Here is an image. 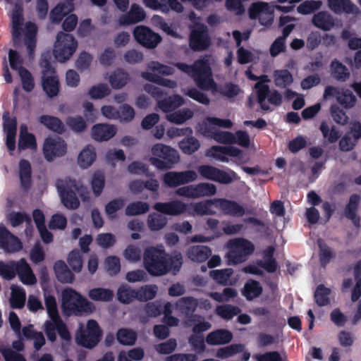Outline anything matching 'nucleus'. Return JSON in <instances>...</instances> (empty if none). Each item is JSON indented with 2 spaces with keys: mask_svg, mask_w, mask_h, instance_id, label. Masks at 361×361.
<instances>
[{
  "mask_svg": "<svg viewBox=\"0 0 361 361\" xmlns=\"http://www.w3.org/2000/svg\"><path fill=\"white\" fill-rule=\"evenodd\" d=\"M143 264L152 276H162L169 273L176 275L182 267L183 257L180 253L169 255L162 247L151 246L144 251Z\"/></svg>",
  "mask_w": 361,
  "mask_h": 361,
  "instance_id": "f257e3e1",
  "label": "nucleus"
},
{
  "mask_svg": "<svg viewBox=\"0 0 361 361\" xmlns=\"http://www.w3.org/2000/svg\"><path fill=\"white\" fill-rule=\"evenodd\" d=\"M216 207V198L204 200L198 202L186 204L180 200H173L167 202H156L153 208L161 213L170 216H177L188 212L190 216L213 215L215 212L212 206Z\"/></svg>",
  "mask_w": 361,
  "mask_h": 361,
  "instance_id": "f03ea898",
  "label": "nucleus"
},
{
  "mask_svg": "<svg viewBox=\"0 0 361 361\" xmlns=\"http://www.w3.org/2000/svg\"><path fill=\"white\" fill-rule=\"evenodd\" d=\"M62 309L66 315L82 316L90 314L95 307L75 290L68 288L62 292Z\"/></svg>",
  "mask_w": 361,
  "mask_h": 361,
  "instance_id": "7ed1b4c3",
  "label": "nucleus"
},
{
  "mask_svg": "<svg viewBox=\"0 0 361 361\" xmlns=\"http://www.w3.org/2000/svg\"><path fill=\"white\" fill-rule=\"evenodd\" d=\"M63 204L68 209H75L80 206L78 195L82 196V184L69 177L59 179L56 183Z\"/></svg>",
  "mask_w": 361,
  "mask_h": 361,
  "instance_id": "20e7f679",
  "label": "nucleus"
},
{
  "mask_svg": "<svg viewBox=\"0 0 361 361\" xmlns=\"http://www.w3.org/2000/svg\"><path fill=\"white\" fill-rule=\"evenodd\" d=\"M151 152L152 157L149 161L159 170L171 169L180 160L179 154L176 149L162 143L154 145Z\"/></svg>",
  "mask_w": 361,
  "mask_h": 361,
  "instance_id": "39448f33",
  "label": "nucleus"
},
{
  "mask_svg": "<svg viewBox=\"0 0 361 361\" xmlns=\"http://www.w3.org/2000/svg\"><path fill=\"white\" fill-rule=\"evenodd\" d=\"M77 47L78 42L73 35L61 31L57 34L54 44V57L59 62H65L73 56Z\"/></svg>",
  "mask_w": 361,
  "mask_h": 361,
  "instance_id": "423d86ee",
  "label": "nucleus"
},
{
  "mask_svg": "<svg viewBox=\"0 0 361 361\" xmlns=\"http://www.w3.org/2000/svg\"><path fill=\"white\" fill-rule=\"evenodd\" d=\"M259 78L261 81L257 82L255 85L257 102L262 110L267 111H271L269 106L265 103L266 99L267 98L270 104L279 106L282 104V95L276 90L271 91L269 86L264 83L268 81L267 75H262Z\"/></svg>",
  "mask_w": 361,
  "mask_h": 361,
  "instance_id": "0eeeda50",
  "label": "nucleus"
},
{
  "mask_svg": "<svg viewBox=\"0 0 361 361\" xmlns=\"http://www.w3.org/2000/svg\"><path fill=\"white\" fill-rule=\"evenodd\" d=\"M191 78L202 90H209L215 85L212 78V69L206 59H197L193 63Z\"/></svg>",
  "mask_w": 361,
  "mask_h": 361,
  "instance_id": "6e6552de",
  "label": "nucleus"
},
{
  "mask_svg": "<svg viewBox=\"0 0 361 361\" xmlns=\"http://www.w3.org/2000/svg\"><path fill=\"white\" fill-rule=\"evenodd\" d=\"M231 250L228 253V260L238 264L247 260L255 250L253 243L245 238H238L230 242Z\"/></svg>",
  "mask_w": 361,
  "mask_h": 361,
  "instance_id": "1a4fd4ad",
  "label": "nucleus"
},
{
  "mask_svg": "<svg viewBox=\"0 0 361 361\" xmlns=\"http://www.w3.org/2000/svg\"><path fill=\"white\" fill-rule=\"evenodd\" d=\"M198 172L203 178L221 184H229L239 179L237 173L231 169L225 171L209 165L200 166Z\"/></svg>",
  "mask_w": 361,
  "mask_h": 361,
  "instance_id": "9d476101",
  "label": "nucleus"
},
{
  "mask_svg": "<svg viewBox=\"0 0 361 361\" xmlns=\"http://www.w3.org/2000/svg\"><path fill=\"white\" fill-rule=\"evenodd\" d=\"M102 331L97 321L90 319L87 323L85 330H81L77 334L78 343L87 348L95 347L100 341Z\"/></svg>",
  "mask_w": 361,
  "mask_h": 361,
  "instance_id": "9b49d317",
  "label": "nucleus"
},
{
  "mask_svg": "<svg viewBox=\"0 0 361 361\" xmlns=\"http://www.w3.org/2000/svg\"><path fill=\"white\" fill-rule=\"evenodd\" d=\"M176 192L179 196L195 199L215 195L216 188L212 183H200L178 188Z\"/></svg>",
  "mask_w": 361,
  "mask_h": 361,
  "instance_id": "f8f14e48",
  "label": "nucleus"
},
{
  "mask_svg": "<svg viewBox=\"0 0 361 361\" xmlns=\"http://www.w3.org/2000/svg\"><path fill=\"white\" fill-rule=\"evenodd\" d=\"M211 44L207 27L204 24L196 25L190 32L189 46L195 51H204Z\"/></svg>",
  "mask_w": 361,
  "mask_h": 361,
  "instance_id": "ddd939ff",
  "label": "nucleus"
},
{
  "mask_svg": "<svg viewBox=\"0 0 361 361\" xmlns=\"http://www.w3.org/2000/svg\"><path fill=\"white\" fill-rule=\"evenodd\" d=\"M197 175L195 171H168L162 177L163 183L170 188H174L181 185L195 180Z\"/></svg>",
  "mask_w": 361,
  "mask_h": 361,
  "instance_id": "4468645a",
  "label": "nucleus"
},
{
  "mask_svg": "<svg viewBox=\"0 0 361 361\" xmlns=\"http://www.w3.org/2000/svg\"><path fill=\"white\" fill-rule=\"evenodd\" d=\"M133 36L140 44L148 49L155 48L161 41V37L158 33L145 25L135 27Z\"/></svg>",
  "mask_w": 361,
  "mask_h": 361,
  "instance_id": "2eb2a0df",
  "label": "nucleus"
},
{
  "mask_svg": "<svg viewBox=\"0 0 361 361\" xmlns=\"http://www.w3.org/2000/svg\"><path fill=\"white\" fill-rule=\"evenodd\" d=\"M67 145L59 137H47L43 145V154L47 161H51L56 157H62L66 153Z\"/></svg>",
  "mask_w": 361,
  "mask_h": 361,
  "instance_id": "dca6fc26",
  "label": "nucleus"
},
{
  "mask_svg": "<svg viewBox=\"0 0 361 361\" xmlns=\"http://www.w3.org/2000/svg\"><path fill=\"white\" fill-rule=\"evenodd\" d=\"M0 247L11 252H18L23 247L20 239L3 224L0 225Z\"/></svg>",
  "mask_w": 361,
  "mask_h": 361,
  "instance_id": "f3484780",
  "label": "nucleus"
},
{
  "mask_svg": "<svg viewBox=\"0 0 361 361\" xmlns=\"http://www.w3.org/2000/svg\"><path fill=\"white\" fill-rule=\"evenodd\" d=\"M216 208L231 216L241 217L246 213L245 208L236 201L226 198H216Z\"/></svg>",
  "mask_w": 361,
  "mask_h": 361,
  "instance_id": "a211bd4d",
  "label": "nucleus"
},
{
  "mask_svg": "<svg viewBox=\"0 0 361 361\" xmlns=\"http://www.w3.org/2000/svg\"><path fill=\"white\" fill-rule=\"evenodd\" d=\"M143 4L148 8L159 10L166 13L170 9L180 13L183 10V5L178 0H143Z\"/></svg>",
  "mask_w": 361,
  "mask_h": 361,
  "instance_id": "6ab92c4d",
  "label": "nucleus"
},
{
  "mask_svg": "<svg viewBox=\"0 0 361 361\" xmlns=\"http://www.w3.org/2000/svg\"><path fill=\"white\" fill-rule=\"evenodd\" d=\"M146 14L143 8L137 4H133L130 11L119 17L118 24L121 26L135 24L144 20Z\"/></svg>",
  "mask_w": 361,
  "mask_h": 361,
  "instance_id": "aec40b11",
  "label": "nucleus"
},
{
  "mask_svg": "<svg viewBox=\"0 0 361 361\" xmlns=\"http://www.w3.org/2000/svg\"><path fill=\"white\" fill-rule=\"evenodd\" d=\"M212 249L207 245H192L186 251L188 258L194 262L202 263L212 255Z\"/></svg>",
  "mask_w": 361,
  "mask_h": 361,
  "instance_id": "412c9836",
  "label": "nucleus"
},
{
  "mask_svg": "<svg viewBox=\"0 0 361 361\" xmlns=\"http://www.w3.org/2000/svg\"><path fill=\"white\" fill-rule=\"evenodd\" d=\"M37 27L34 23L27 22L25 24V44L28 56L32 59L35 55L37 44Z\"/></svg>",
  "mask_w": 361,
  "mask_h": 361,
  "instance_id": "4be33fe9",
  "label": "nucleus"
},
{
  "mask_svg": "<svg viewBox=\"0 0 361 361\" xmlns=\"http://www.w3.org/2000/svg\"><path fill=\"white\" fill-rule=\"evenodd\" d=\"M116 133L114 126L99 123L92 128V138L97 141H107L112 138Z\"/></svg>",
  "mask_w": 361,
  "mask_h": 361,
  "instance_id": "5701e85b",
  "label": "nucleus"
},
{
  "mask_svg": "<svg viewBox=\"0 0 361 361\" xmlns=\"http://www.w3.org/2000/svg\"><path fill=\"white\" fill-rule=\"evenodd\" d=\"M360 197L357 194H353L349 198L348 203L346 204L344 212L347 219L352 221L355 226H360V219L357 215Z\"/></svg>",
  "mask_w": 361,
  "mask_h": 361,
  "instance_id": "b1692460",
  "label": "nucleus"
},
{
  "mask_svg": "<svg viewBox=\"0 0 361 361\" xmlns=\"http://www.w3.org/2000/svg\"><path fill=\"white\" fill-rule=\"evenodd\" d=\"M233 338L232 333L226 329H217L208 334L206 342L211 345H224L230 343Z\"/></svg>",
  "mask_w": 361,
  "mask_h": 361,
  "instance_id": "393cba45",
  "label": "nucleus"
},
{
  "mask_svg": "<svg viewBox=\"0 0 361 361\" xmlns=\"http://www.w3.org/2000/svg\"><path fill=\"white\" fill-rule=\"evenodd\" d=\"M42 86L46 94L53 98L58 95L60 89L59 79L57 75L42 76Z\"/></svg>",
  "mask_w": 361,
  "mask_h": 361,
  "instance_id": "a878e982",
  "label": "nucleus"
},
{
  "mask_svg": "<svg viewBox=\"0 0 361 361\" xmlns=\"http://www.w3.org/2000/svg\"><path fill=\"white\" fill-rule=\"evenodd\" d=\"M19 178L21 188L27 190L32 183V168L29 161L21 159L19 161Z\"/></svg>",
  "mask_w": 361,
  "mask_h": 361,
  "instance_id": "bb28decb",
  "label": "nucleus"
},
{
  "mask_svg": "<svg viewBox=\"0 0 361 361\" xmlns=\"http://www.w3.org/2000/svg\"><path fill=\"white\" fill-rule=\"evenodd\" d=\"M56 277L63 283H71L75 279L74 274L63 260H58L54 264Z\"/></svg>",
  "mask_w": 361,
  "mask_h": 361,
  "instance_id": "cd10ccee",
  "label": "nucleus"
},
{
  "mask_svg": "<svg viewBox=\"0 0 361 361\" xmlns=\"http://www.w3.org/2000/svg\"><path fill=\"white\" fill-rule=\"evenodd\" d=\"M17 274L20 281L25 285H34L37 283V279L31 267L23 258L20 259V266Z\"/></svg>",
  "mask_w": 361,
  "mask_h": 361,
  "instance_id": "c85d7f7f",
  "label": "nucleus"
},
{
  "mask_svg": "<svg viewBox=\"0 0 361 361\" xmlns=\"http://www.w3.org/2000/svg\"><path fill=\"white\" fill-rule=\"evenodd\" d=\"M263 288L258 281L249 279L244 285L242 290V295L247 300L251 301L262 293Z\"/></svg>",
  "mask_w": 361,
  "mask_h": 361,
  "instance_id": "c756f323",
  "label": "nucleus"
},
{
  "mask_svg": "<svg viewBox=\"0 0 361 361\" xmlns=\"http://www.w3.org/2000/svg\"><path fill=\"white\" fill-rule=\"evenodd\" d=\"M184 104V99L179 94H173L158 102L159 108L164 112H171Z\"/></svg>",
  "mask_w": 361,
  "mask_h": 361,
  "instance_id": "7c9ffc66",
  "label": "nucleus"
},
{
  "mask_svg": "<svg viewBox=\"0 0 361 361\" xmlns=\"http://www.w3.org/2000/svg\"><path fill=\"white\" fill-rule=\"evenodd\" d=\"M330 68L331 76L338 82H345L350 78L348 68L336 59L331 61Z\"/></svg>",
  "mask_w": 361,
  "mask_h": 361,
  "instance_id": "2f4dec72",
  "label": "nucleus"
},
{
  "mask_svg": "<svg viewBox=\"0 0 361 361\" xmlns=\"http://www.w3.org/2000/svg\"><path fill=\"white\" fill-rule=\"evenodd\" d=\"M312 23L315 27L324 31H329L334 26L332 16L326 11H320L314 14Z\"/></svg>",
  "mask_w": 361,
  "mask_h": 361,
  "instance_id": "473e14b6",
  "label": "nucleus"
},
{
  "mask_svg": "<svg viewBox=\"0 0 361 361\" xmlns=\"http://www.w3.org/2000/svg\"><path fill=\"white\" fill-rule=\"evenodd\" d=\"M39 121L49 130L58 134H62L65 131L64 125L58 117L42 115L39 118Z\"/></svg>",
  "mask_w": 361,
  "mask_h": 361,
  "instance_id": "72a5a7b5",
  "label": "nucleus"
},
{
  "mask_svg": "<svg viewBox=\"0 0 361 361\" xmlns=\"http://www.w3.org/2000/svg\"><path fill=\"white\" fill-rule=\"evenodd\" d=\"M176 308L187 317L192 315L197 307V300L192 297H184L176 302Z\"/></svg>",
  "mask_w": 361,
  "mask_h": 361,
  "instance_id": "f704fd0d",
  "label": "nucleus"
},
{
  "mask_svg": "<svg viewBox=\"0 0 361 361\" xmlns=\"http://www.w3.org/2000/svg\"><path fill=\"white\" fill-rule=\"evenodd\" d=\"M96 152L94 148L91 145L85 147L78 157V163L82 169H87L96 160Z\"/></svg>",
  "mask_w": 361,
  "mask_h": 361,
  "instance_id": "c9c22d12",
  "label": "nucleus"
},
{
  "mask_svg": "<svg viewBox=\"0 0 361 361\" xmlns=\"http://www.w3.org/2000/svg\"><path fill=\"white\" fill-rule=\"evenodd\" d=\"M129 80V74L122 68H117L109 76V83L116 90L124 87Z\"/></svg>",
  "mask_w": 361,
  "mask_h": 361,
  "instance_id": "e433bc0d",
  "label": "nucleus"
},
{
  "mask_svg": "<svg viewBox=\"0 0 361 361\" xmlns=\"http://www.w3.org/2000/svg\"><path fill=\"white\" fill-rule=\"evenodd\" d=\"M19 266L20 260H11L8 262L0 261V276L8 281L12 280L16 277Z\"/></svg>",
  "mask_w": 361,
  "mask_h": 361,
  "instance_id": "4c0bfd02",
  "label": "nucleus"
},
{
  "mask_svg": "<svg viewBox=\"0 0 361 361\" xmlns=\"http://www.w3.org/2000/svg\"><path fill=\"white\" fill-rule=\"evenodd\" d=\"M10 305L13 309H21L25 303V292L23 288L12 286Z\"/></svg>",
  "mask_w": 361,
  "mask_h": 361,
  "instance_id": "58836bf2",
  "label": "nucleus"
},
{
  "mask_svg": "<svg viewBox=\"0 0 361 361\" xmlns=\"http://www.w3.org/2000/svg\"><path fill=\"white\" fill-rule=\"evenodd\" d=\"M116 339L123 345H133L137 339V334L130 329L121 328L117 331Z\"/></svg>",
  "mask_w": 361,
  "mask_h": 361,
  "instance_id": "ea45409f",
  "label": "nucleus"
},
{
  "mask_svg": "<svg viewBox=\"0 0 361 361\" xmlns=\"http://www.w3.org/2000/svg\"><path fill=\"white\" fill-rule=\"evenodd\" d=\"M233 274V270L231 268H226L223 269L212 270L209 272V276L219 284L223 286L232 285L230 281V278Z\"/></svg>",
  "mask_w": 361,
  "mask_h": 361,
  "instance_id": "a19ab883",
  "label": "nucleus"
},
{
  "mask_svg": "<svg viewBox=\"0 0 361 361\" xmlns=\"http://www.w3.org/2000/svg\"><path fill=\"white\" fill-rule=\"evenodd\" d=\"M187 135L188 137L183 138L178 143V147L181 151L188 155L195 153L200 147L199 140L191 135Z\"/></svg>",
  "mask_w": 361,
  "mask_h": 361,
  "instance_id": "79ce46f5",
  "label": "nucleus"
},
{
  "mask_svg": "<svg viewBox=\"0 0 361 361\" xmlns=\"http://www.w3.org/2000/svg\"><path fill=\"white\" fill-rule=\"evenodd\" d=\"M328 6L336 13L341 12L350 13L354 7V4L350 0H328Z\"/></svg>",
  "mask_w": 361,
  "mask_h": 361,
  "instance_id": "37998d69",
  "label": "nucleus"
},
{
  "mask_svg": "<svg viewBox=\"0 0 361 361\" xmlns=\"http://www.w3.org/2000/svg\"><path fill=\"white\" fill-rule=\"evenodd\" d=\"M72 11H73V8H71V7L66 4H58L50 12V20L53 23L58 24L69 12Z\"/></svg>",
  "mask_w": 361,
  "mask_h": 361,
  "instance_id": "c03bdc74",
  "label": "nucleus"
},
{
  "mask_svg": "<svg viewBox=\"0 0 361 361\" xmlns=\"http://www.w3.org/2000/svg\"><path fill=\"white\" fill-rule=\"evenodd\" d=\"M274 83L280 88H285L290 85L293 78L291 73L287 69L276 70L274 73Z\"/></svg>",
  "mask_w": 361,
  "mask_h": 361,
  "instance_id": "a18cd8bd",
  "label": "nucleus"
},
{
  "mask_svg": "<svg viewBox=\"0 0 361 361\" xmlns=\"http://www.w3.org/2000/svg\"><path fill=\"white\" fill-rule=\"evenodd\" d=\"M137 290H134L128 286H121L118 289V300L123 304H129L134 300H137Z\"/></svg>",
  "mask_w": 361,
  "mask_h": 361,
  "instance_id": "49530a36",
  "label": "nucleus"
},
{
  "mask_svg": "<svg viewBox=\"0 0 361 361\" xmlns=\"http://www.w3.org/2000/svg\"><path fill=\"white\" fill-rule=\"evenodd\" d=\"M193 116V112L188 108L173 111L167 116L168 120L176 124H182Z\"/></svg>",
  "mask_w": 361,
  "mask_h": 361,
  "instance_id": "de8ad7c7",
  "label": "nucleus"
},
{
  "mask_svg": "<svg viewBox=\"0 0 361 361\" xmlns=\"http://www.w3.org/2000/svg\"><path fill=\"white\" fill-rule=\"evenodd\" d=\"M167 224V219L161 214L153 212L149 214L147 226L151 231H156L162 229Z\"/></svg>",
  "mask_w": 361,
  "mask_h": 361,
  "instance_id": "09e8293b",
  "label": "nucleus"
},
{
  "mask_svg": "<svg viewBox=\"0 0 361 361\" xmlns=\"http://www.w3.org/2000/svg\"><path fill=\"white\" fill-rule=\"evenodd\" d=\"M89 297L95 301L109 302L114 298V293L110 289L95 288L89 291Z\"/></svg>",
  "mask_w": 361,
  "mask_h": 361,
  "instance_id": "8fccbe9b",
  "label": "nucleus"
},
{
  "mask_svg": "<svg viewBox=\"0 0 361 361\" xmlns=\"http://www.w3.org/2000/svg\"><path fill=\"white\" fill-rule=\"evenodd\" d=\"M317 245L319 249V257L320 264L323 267H325L334 257V254L322 239L317 240Z\"/></svg>",
  "mask_w": 361,
  "mask_h": 361,
  "instance_id": "3c124183",
  "label": "nucleus"
},
{
  "mask_svg": "<svg viewBox=\"0 0 361 361\" xmlns=\"http://www.w3.org/2000/svg\"><path fill=\"white\" fill-rule=\"evenodd\" d=\"M319 130L324 138H327L330 143L336 142L341 137V133L334 126L330 128L326 121H322L320 124Z\"/></svg>",
  "mask_w": 361,
  "mask_h": 361,
  "instance_id": "603ef678",
  "label": "nucleus"
},
{
  "mask_svg": "<svg viewBox=\"0 0 361 361\" xmlns=\"http://www.w3.org/2000/svg\"><path fill=\"white\" fill-rule=\"evenodd\" d=\"M330 293L331 290L329 288L325 287L323 284L319 285L314 294L315 302L320 307L329 305Z\"/></svg>",
  "mask_w": 361,
  "mask_h": 361,
  "instance_id": "864d4df0",
  "label": "nucleus"
},
{
  "mask_svg": "<svg viewBox=\"0 0 361 361\" xmlns=\"http://www.w3.org/2000/svg\"><path fill=\"white\" fill-rule=\"evenodd\" d=\"M149 210V205L147 202L137 201L130 203L126 208L127 216H136L147 213Z\"/></svg>",
  "mask_w": 361,
  "mask_h": 361,
  "instance_id": "5fc2aeb1",
  "label": "nucleus"
},
{
  "mask_svg": "<svg viewBox=\"0 0 361 361\" xmlns=\"http://www.w3.org/2000/svg\"><path fill=\"white\" fill-rule=\"evenodd\" d=\"M66 124L72 131L76 133L83 132L87 128L85 121L80 116L67 117Z\"/></svg>",
  "mask_w": 361,
  "mask_h": 361,
  "instance_id": "6e6d98bb",
  "label": "nucleus"
},
{
  "mask_svg": "<svg viewBox=\"0 0 361 361\" xmlns=\"http://www.w3.org/2000/svg\"><path fill=\"white\" fill-rule=\"evenodd\" d=\"M7 219L13 227H18L24 221L31 226V218L25 212H12L8 215Z\"/></svg>",
  "mask_w": 361,
  "mask_h": 361,
  "instance_id": "4d7b16f0",
  "label": "nucleus"
},
{
  "mask_svg": "<svg viewBox=\"0 0 361 361\" xmlns=\"http://www.w3.org/2000/svg\"><path fill=\"white\" fill-rule=\"evenodd\" d=\"M105 185V177L102 171H96L92 178L91 186L93 193L96 197L99 196Z\"/></svg>",
  "mask_w": 361,
  "mask_h": 361,
  "instance_id": "13d9d810",
  "label": "nucleus"
},
{
  "mask_svg": "<svg viewBox=\"0 0 361 361\" xmlns=\"http://www.w3.org/2000/svg\"><path fill=\"white\" fill-rule=\"evenodd\" d=\"M243 348L244 346L242 344H231L218 349L216 355L220 359H226L242 352Z\"/></svg>",
  "mask_w": 361,
  "mask_h": 361,
  "instance_id": "bf43d9fd",
  "label": "nucleus"
},
{
  "mask_svg": "<svg viewBox=\"0 0 361 361\" xmlns=\"http://www.w3.org/2000/svg\"><path fill=\"white\" fill-rule=\"evenodd\" d=\"M338 102L345 108L353 107L356 102V97L348 89L340 90L337 95Z\"/></svg>",
  "mask_w": 361,
  "mask_h": 361,
  "instance_id": "052dcab7",
  "label": "nucleus"
},
{
  "mask_svg": "<svg viewBox=\"0 0 361 361\" xmlns=\"http://www.w3.org/2000/svg\"><path fill=\"white\" fill-rule=\"evenodd\" d=\"M137 300L141 302H146L153 299L157 292V286L156 285H146L140 289L137 290Z\"/></svg>",
  "mask_w": 361,
  "mask_h": 361,
  "instance_id": "680f3d73",
  "label": "nucleus"
},
{
  "mask_svg": "<svg viewBox=\"0 0 361 361\" xmlns=\"http://www.w3.org/2000/svg\"><path fill=\"white\" fill-rule=\"evenodd\" d=\"M37 140L32 133H27L25 135H20L18 140V149L25 150L27 149H36Z\"/></svg>",
  "mask_w": 361,
  "mask_h": 361,
  "instance_id": "e2e57ef3",
  "label": "nucleus"
},
{
  "mask_svg": "<svg viewBox=\"0 0 361 361\" xmlns=\"http://www.w3.org/2000/svg\"><path fill=\"white\" fill-rule=\"evenodd\" d=\"M18 74L22 80L23 90L26 92H31L35 87L34 79L31 73L25 67H21Z\"/></svg>",
  "mask_w": 361,
  "mask_h": 361,
  "instance_id": "0e129e2a",
  "label": "nucleus"
},
{
  "mask_svg": "<svg viewBox=\"0 0 361 361\" xmlns=\"http://www.w3.org/2000/svg\"><path fill=\"white\" fill-rule=\"evenodd\" d=\"M240 310L238 307L231 305L219 306L216 308V313L221 318L225 319H231L233 317L238 314Z\"/></svg>",
  "mask_w": 361,
  "mask_h": 361,
  "instance_id": "69168bd1",
  "label": "nucleus"
},
{
  "mask_svg": "<svg viewBox=\"0 0 361 361\" xmlns=\"http://www.w3.org/2000/svg\"><path fill=\"white\" fill-rule=\"evenodd\" d=\"M111 91L106 84L100 83L89 90V96L93 99H102L109 95Z\"/></svg>",
  "mask_w": 361,
  "mask_h": 361,
  "instance_id": "338daca9",
  "label": "nucleus"
},
{
  "mask_svg": "<svg viewBox=\"0 0 361 361\" xmlns=\"http://www.w3.org/2000/svg\"><path fill=\"white\" fill-rule=\"evenodd\" d=\"M68 263L71 268L75 272H80L82 267V256L78 250L70 252L68 256Z\"/></svg>",
  "mask_w": 361,
  "mask_h": 361,
  "instance_id": "774afa93",
  "label": "nucleus"
}]
</instances>
